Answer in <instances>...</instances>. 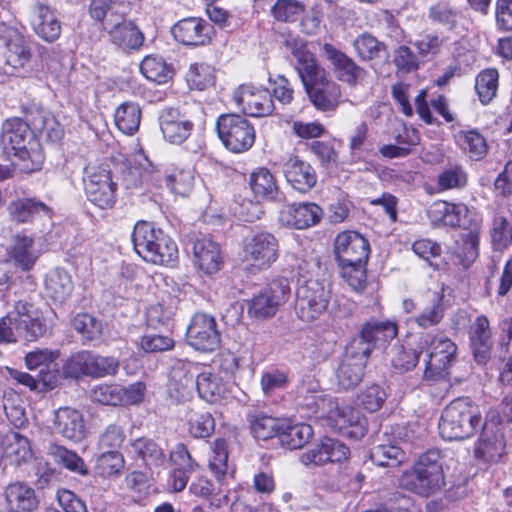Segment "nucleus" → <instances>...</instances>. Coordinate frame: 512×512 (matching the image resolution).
Listing matches in <instances>:
<instances>
[{
    "mask_svg": "<svg viewBox=\"0 0 512 512\" xmlns=\"http://www.w3.org/2000/svg\"><path fill=\"white\" fill-rule=\"evenodd\" d=\"M297 403L306 409L307 416H315L326 422L332 430L344 436L349 421L358 419V410L345 406L339 407L333 397L325 394L319 383L313 378H307L297 387Z\"/></svg>",
    "mask_w": 512,
    "mask_h": 512,
    "instance_id": "nucleus-1",
    "label": "nucleus"
},
{
    "mask_svg": "<svg viewBox=\"0 0 512 512\" xmlns=\"http://www.w3.org/2000/svg\"><path fill=\"white\" fill-rule=\"evenodd\" d=\"M0 142L7 155L22 162L23 171L34 172L41 168L45 157L30 122L17 117L7 119L2 125Z\"/></svg>",
    "mask_w": 512,
    "mask_h": 512,
    "instance_id": "nucleus-2",
    "label": "nucleus"
},
{
    "mask_svg": "<svg viewBox=\"0 0 512 512\" xmlns=\"http://www.w3.org/2000/svg\"><path fill=\"white\" fill-rule=\"evenodd\" d=\"M428 218L434 227H460L470 231L463 236L465 258L474 261L479 249V221L476 210L464 203L434 202L428 209Z\"/></svg>",
    "mask_w": 512,
    "mask_h": 512,
    "instance_id": "nucleus-3",
    "label": "nucleus"
},
{
    "mask_svg": "<svg viewBox=\"0 0 512 512\" xmlns=\"http://www.w3.org/2000/svg\"><path fill=\"white\" fill-rule=\"evenodd\" d=\"M131 238L135 252L146 262L172 266L178 260L175 241L151 222L138 221Z\"/></svg>",
    "mask_w": 512,
    "mask_h": 512,
    "instance_id": "nucleus-4",
    "label": "nucleus"
},
{
    "mask_svg": "<svg viewBox=\"0 0 512 512\" xmlns=\"http://www.w3.org/2000/svg\"><path fill=\"white\" fill-rule=\"evenodd\" d=\"M483 425L479 406L469 398H457L443 410L439 431L445 440H464L473 436Z\"/></svg>",
    "mask_w": 512,
    "mask_h": 512,
    "instance_id": "nucleus-5",
    "label": "nucleus"
},
{
    "mask_svg": "<svg viewBox=\"0 0 512 512\" xmlns=\"http://www.w3.org/2000/svg\"><path fill=\"white\" fill-rule=\"evenodd\" d=\"M445 485V476L438 450L422 454L413 467L400 478V486L419 496L428 497L440 491Z\"/></svg>",
    "mask_w": 512,
    "mask_h": 512,
    "instance_id": "nucleus-6",
    "label": "nucleus"
},
{
    "mask_svg": "<svg viewBox=\"0 0 512 512\" xmlns=\"http://www.w3.org/2000/svg\"><path fill=\"white\" fill-rule=\"evenodd\" d=\"M45 332V323L27 302H16L14 308L0 318V344H14L21 338L34 341Z\"/></svg>",
    "mask_w": 512,
    "mask_h": 512,
    "instance_id": "nucleus-7",
    "label": "nucleus"
},
{
    "mask_svg": "<svg viewBox=\"0 0 512 512\" xmlns=\"http://www.w3.org/2000/svg\"><path fill=\"white\" fill-rule=\"evenodd\" d=\"M423 356L425 363L424 379L427 381H440L447 389L449 369L456 360L457 346L445 336L428 337L424 340Z\"/></svg>",
    "mask_w": 512,
    "mask_h": 512,
    "instance_id": "nucleus-8",
    "label": "nucleus"
},
{
    "mask_svg": "<svg viewBox=\"0 0 512 512\" xmlns=\"http://www.w3.org/2000/svg\"><path fill=\"white\" fill-rule=\"evenodd\" d=\"M218 138L233 153L248 151L255 142V129L244 116L234 113L220 115L215 124Z\"/></svg>",
    "mask_w": 512,
    "mask_h": 512,
    "instance_id": "nucleus-9",
    "label": "nucleus"
},
{
    "mask_svg": "<svg viewBox=\"0 0 512 512\" xmlns=\"http://www.w3.org/2000/svg\"><path fill=\"white\" fill-rule=\"evenodd\" d=\"M242 251L243 262L253 271H260L277 260L279 243L272 233L261 231L244 238Z\"/></svg>",
    "mask_w": 512,
    "mask_h": 512,
    "instance_id": "nucleus-10",
    "label": "nucleus"
},
{
    "mask_svg": "<svg viewBox=\"0 0 512 512\" xmlns=\"http://www.w3.org/2000/svg\"><path fill=\"white\" fill-rule=\"evenodd\" d=\"M87 199L101 209L113 207L116 202L117 183L105 166H88L84 176Z\"/></svg>",
    "mask_w": 512,
    "mask_h": 512,
    "instance_id": "nucleus-11",
    "label": "nucleus"
},
{
    "mask_svg": "<svg viewBox=\"0 0 512 512\" xmlns=\"http://www.w3.org/2000/svg\"><path fill=\"white\" fill-rule=\"evenodd\" d=\"M330 291L317 280H308L296 290L295 310L305 322L318 319L328 308Z\"/></svg>",
    "mask_w": 512,
    "mask_h": 512,
    "instance_id": "nucleus-12",
    "label": "nucleus"
},
{
    "mask_svg": "<svg viewBox=\"0 0 512 512\" xmlns=\"http://www.w3.org/2000/svg\"><path fill=\"white\" fill-rule=\"evenodd\" d=\"M289 294L287 279H275L248 302V314L257 319L273 317L278 308L287 302Z\"/></svg>",
    "mask_w": 512,
    "mask_h": 512,
    "instance_id": "nucleus-13",
    "label": "nucleus"
},
{
    "mask_svg": "<svg viewBox=\"0 0 512 512\" xmlns=\"http://www.w3.org/2000/svg\"><path fill=\"white\" fill-rule=\"evenodd\" d=\"M187 343L202 352L215 351L221 342L216 319L205 313H196L187 328Z\"/></svg>",
    "mask_w": 512,
    "mask_h": 512,
    "instance_id": "nucleus-14",
    "label": "nucleus"
},
{
    "mask_svg": "<svg viewBox=\"0 0 512 512\" xmlns=\"http://www.w3.org/2000/svg\"><path fill=\"white\" fill-rule=\"evenodd\" d=\"M3 1L0 0V38L7 47L6 63L14 69L23 68L31 59V51L25 37L6 24L5 20H9L11 15Z\"/></svg>",
    "mask_w": 512,
    "mask_h": 512,
    "instance_id": "nucleus-15",
    "label": "nucleus"
},
{
    "mask_svg": "<svg viewBox=\"0 0 512 512\" xmlns=\"http://www.w3.org/2000/svg\"><path fill=\"white\" fill-rule=\"evenodd\" d=\"M369 346L355 348L348 345L345 354L336 370V379L339 388L349 390L356 387L364 376V369L369 357Z\"/></svg>",
    "mask_w": 512,
    "mask_h": 512,
    "instance_id": "nucleus-16",
    "label": "nucleus"
},
{
    "mask_svg": "<svg viewBox=\"0 0 512 512\" xmlns=\"http://www.w3.org/2000/svg\"><path fill=\"white\" fill-rule=\"evenodd\" d=\"M235 104L247 115L265 117L275 109L270 91L253 85H241L233 93Z\"/></svg>",
    "mask_w": 512,
    "mask_h": 512,
    "instance_id": "nucleus-17",
    "label": "nucleus"
},
{
    "mask_svg": "<svg viewBox=\"0 0 512 512\" xmlns=\"http://www.w3.org/2000/svg\"><path fill=\"white\" fill-rule=\"evenodd\" d=\"M334 254L338 264L367 263L370 244L356 231H343L334 240Z\"/></svg>",
    "mask_w": 512,
    "mask_h": 512,
    "instance_id": "nucleus-18",
    "label": "nucleus"
},
{
    "mask_svg": "<svg viewBox=\"0 0 512 512\" xmlns=\"http://www.w3.org/2000/svg\"><path fill=\"white\" fill-rule=\"evenodd\" d=\"M197 366L189 361L177 360L171 367L167 386L169 396L177 402L187 400L196 388Z\"/></svg>",
    "mask_w": 512,
    "mask_h": 512,
    "instance_id": "nucleus-19",
    "label": "nucleus"
},
{
    "mask_svg": "<svg viewBox=\"0 0 512 512\" xmlns=\"http://www.w3.org/2000/svg\"><path fill=\"white\" fill-rule=\"evenodd\" d=\"M159 126L164 139L172 144H182L191 135L194 124L177 108L166 107L159 113Z\"/></svg>",
    "mask_w": 512,
    "mask_h": 512,
    "instance_id": "nucleus-20",
    "label": "nucleus"
},
{
    "mask_svg": "<svg viewBox=\"0 0 512 512\" xmlns=\"http://www.w3.org/2000/svg\"><path fill=\"white\" fill-rule=\"evenodd\" d=\"M41 254L42 249L34 236L25 232L13 235L7 248L9 260L24 272L33 269Z\"/></svg>",
    "mask_w": 512,
    "mask_h": 512,
    "instance_id": "nucleus-21",
    "label": "nucleus"
},
{
    "mask_svg": "<svg viewBox=\"0 0 512 512\" xmlns=\"http://www.w3.org/2000/svg\"><path fill=\"white\" fill-rule=\"evenodd\" d=\"M348 456L349 448L344 443L326 437L302 453L300 462L305 466H323L327 463H340L347 460Z\"/></svg>",
    "mask_w": 512,
    "mask_h": 512,
    "instance_id": "nucleus-22",
    "label": "nucleus"
},
{
    "mask_svg": "<svg viewBox=\"0 0 512 512\" xmlns=\"http://www.w3.org/2000/svg\"><path fill=\"white\" fill-rule=\"evenodd\" d=\"M123 182L127 188H136L144 184L147 187H160L161 172L144 153L139 152L129 161V165L123 174Z\"/></svg>",
    "mask_w": 512,
    "mask_h": 512,
    "instance_id": "nucleus-23",
    "label": "nucleus"
},
{
    "mask_svg": "<svg viewBox=\"0 0 512 512\" xmlns=\"http://www.w3.org/2000/svg\"><path fill=\"white\" fill-rule=\"evenodd\" d=\"M506 442L500 425L484 423L475 444V456L485 462L496 463L505 454Z\"/></svg>",
    "mask_w": 512,
    "mask_h": 512,
    "instance_id": "nucleus-24",
    "label": "nucleus"
},
{
    "mask_svg": "<svg viewBox=\"0 0 512 512\" xmlns=\"http://www.w3.org/2000/svg\"><path fill=\"white\" fill-rule=\"evenodd\" d=\"M212 26L199 17H188L179 20L171 28L174 39L187 46H202L209 43Z\"/></svg>",
    "mask_w": 512,
    "mask_h": 512,
    "instance_id": "nucleus-25",
    "label": "nucleus"
},
{
    "mask_svg": "<svg viewBox=\"0 0 512 512\" xmlns=\"http://www.w3.org/2000/svg\"><path fill=\"white\" fill-rule=\"evenodd\" d=\"M398 334L397 324L393 321L385 320H371L367 322L358 338L353 339L350 345L359 347L369 346V354L375 347H382L393 340Z\"/></svg>",
    "mask_w": 512,
    "mask_h": 512,
    "instance_id": "nucleus-26",
    "label": "nucleus"
},
{
    "mask_svg": "<svg viewBox=\"0 0 512 512\" xmlns=\"http://www.w3.org/2000/svg\"><path fill=\"white\" fill-rule=\"evenodd\" d=\"M30 23L34 33L48 43L59 39L62 24L56 9L51 6L37 3L32 9Z\"/></svg>",
    "mask_w": 512,
    "mask_h": 512,
    "instance_id": "nucleus-27",
    "label": "nucleus"
},
{
    "mask_svg": "<svg viewBox=\"0 0 512 512\" xmlns=\"http://www.w3.org/2000/svg\"><path fill=\"white\" fill-rule=\"evenodd\" d=\"M323 216L322 208L311 202H300L286 205L279 215L283 225L295 229H306L318 224Z\"/></svg>",
    "mask_w": 512,
    "mask_h": 512,
    "instance_id": "nucleus-28",
    "label": "nucleus"
},
{
    "mask_svg": "<svg viewBox=\"0 0 512 512\" xmlns=\"http://www.w3.org/2000/svg\"><path fill=\"white\" fill-rule=\"evenodd\" d=\"M169 461L173 467L170 475L171 488L174 492H181L186 488L191 474L199 468V464L182 443H178L170 451Z\"/></svg>",
    "mask_w": 512,
    "mask_h": 512,
    "instance_id": "nucleus-29",
    "label": "nucleus"
},
{
    "mask_svg": "<svg viewBox=\"0 0 512 512\" xmlns=\"http://www.w3.org/2000/svg\"><path fill=\"white\" fill-rule=\"evenodd\" d=\"M7 212L16 224H28L39 217H52V209L35 197L16 198L9 202Z\"/></svg>",
    "mask_w": 512,
    "mask_h": 512,
    "instance_id": "nucleus-30",
    "label": "nucleus"
},
{
    "mask_svg": "<svg viewBox=\"0 0 512 512\" xmlns=\"http://www.w3.org/2000/svg\"><path fill=\"white\" fill-rule=\"evenodd\" d=\"M105 29L109 35V41L124 51L138 50L144 42V35L131 21L122 19L115 23L107 20Z\"/></svg>",
    "mask_w": 512,
    "mask_h": 512,
    "instance_id": "nucleus-31",
    "label": "nucleus"
},
{
    "mask_svg": "<svg viewBox=\"0 0 512 512\" xmlns=\"http://www.w3.org/2000/svg\"><path fill=\"white\" fill-rule=\"evenodd\" d=\"M193 263L205 274L218 272L223 264L220 246L210 238L196 239L193 244Z\"/></svg>",
    "mask_w": 512,
    "mask_h": 512,
    "instance_id": "nucleus-32",
    "label": "nucleus"
},
{
    "mask_svg": "<svg viewBox=\"0 0 512 512\" xmlns=\"http://www.w3.org/2000/svg\"><path fill=\"white\" fill-rule=\"evenodd\" d=\"M54 430L65 439L80 442L86 433L82 414L70 407L59 408L54 415Z\"/></svg>",
    "mask_w": 512,
    "mask_h": 512,
    "instance_id": "nucleus-33",
    "label": "nucleus"
},
{
    "mask_svg": "<svg viewBox=\"0 0 512 512\" xmlns=\"http://www.w3.org/2000/svg\"><path fill=\"white\" fill-rule=\"evenodd\" d=\"M469 338L476 362L485 364L490 359L493 346L490 324L486 316H478L471 324Z\"/></svg>",
    "mask_w": 512,
    "mask_h": 512,
    "instance_id": "nucleus-34",
    "label": "nucleus"
},
{
    "mask_svg": "<svg viewBox=\"0 0 512 512\" xmlns=\"http://www.w3.org/2000/svg\"><path fill=\"white\" fill-rule=\"evenodd\" d=\"M283 173L291 187L301 193L310 191L317 182L314 168L296 156L283 164Z\"/></svg>",
    "mask_w": 512,
    "mask_h": 512,
    "instance_id": "nucleus-35",
    "label": "nucleus"
},
{
    "mask_svg": "<svg viewBox=\"0 0 512 512\" xmlns=\"http://www.w3.org/2000/svg\"><path fill=\"white\" fill-rule=\"evenodd\" d=\"M5 499L9 512H33L39 505L35 490L23 482L9 484Z\"/></svg>",
    "mask_w": 512,
    "mask_h": 512,
    "instance_id": "nucleus-36",
    "label": "nucleus"
},
{
    "mask_svg": "<svg viewBox=\"0 0 512 512\" xmlns=\"http://www.w3.org/2000/svg\"><path fill=\"white\" fill-rule=\"evenodd\" d=\"M322 51L334 66L337 76L341 81L348 84L356 82L362 69L351 58L329 43L323 44Z\"/></svg>",
    "mask_w": 512,
    "mask_h": 512,
    "instance_id": "nucleus-37",
    "label": "nucleus"
},
{
    "mask_svg": "<svg viewBox=\"0 0 512 512\" xmlns=\"http://www.w3.org/2000/svg\"><path fill=\"white\" fill-rule=\"evenodd\" d=\"M306 92L313 105L324 112L336 109L341 96L339 85L328 78L321 84L306 89Z\"/></svg>",
    "mask_w": 512,
    "mask_h": 512,
    "instance_id": "nucleus-38",
    "label": "nucleus"
},
{
    "mask_svg": "<svg viewBox=\"0 0 512 512\" xmlns=\"http://www.w3.org/2000/svg\"><path fill=\"white\" fill-rule=\"evenodd\" d=\"M196 389L199 396L209 403L217 402L228 392L227 383L215 372L204 371L196 376Z\"/></svg>",
    "mask_w": 512,
    "mask_h": 512,
    "instance_id": "nucleus-39",
    "label": "nucleus"
},
{
    "mask_svg": "<svg viewBox=\"0 0 512 512\" xmlns=\"http://www.w3.org/2000/svg\"><path fill=\"white\" fill-rule=\"evenodd\" d=\"M281 426L279 440L282 446L291 450L302 448L313 436L312 427L306 423L283 419Z\"/></svg>",
    "mask_w": 512,
    "mask_h": 512,
    "instance_id": "nucleus-40",
    "label": "nucleus"
},
{
    "mask_svg": "<svg viewBox=\"0 0 512 512\" xmlns=\"http://www.w3.org/2000/svg\"><path fill=\"white\" fill-rule=\"evenodd\" d=\"M131 452L149 468L164 467L166 455L160 445L151 438L140 437L131 442Z\"/></svg>",
    "mask_w": 512,
    "mask_h": 512,
    "instance_id": "nucleus-41",
    "label": "nucleus"
},
{
    "mask_svg": "<svg viewBox=\"0 0 512 512\" xmlns=\"http://www.w3.org/2000/svg\"><path fill=\"white\" fill-rule=\"evenodd\" d=\"M28 121L33 128V132H39L48 141L57 142L63 136L62 126L54 115L47 110L35 109L28 115Z\"/></svg>",
    "mask_w": 512,
    "mask_h": 512,
    "instance_id": "nucleus-42",
    "label": "nucleus"
},
{
    "mask_svg": "<svg viewBox=\"0 0 512 512\" xmlns=\"http://www.w3.org/2000/svg\"><path fill=\"white\" fill-rule=\"evenodd\" d=\"M73 291V282L70 274L62 269L55 268L45 277V292L48 297L57 302L67 300Z\"/></svg>",
    "mask_w": 512,
    "mask_h": 512,
    "instance_id": "nucleus-43",
    "label": "nucleus"
},
{
    "mask_svg": "<svg viewBox=\"0 0 512 512\" xmlns=\"http://www.w3.org/2000/svg\"><path fill=\"white\" fill-rule=\"evenodd\" d=\"M295 67L305 90L313 85L321 84L327 78L325 70L317 63L311 52L298 54Z\"/></svg>",
    "mask_w": 512,
    "mask_h": 512,
    "instance_id": "nucleus-44",
    "label": "nucleus"
},
{
    "mask_svg": "<svg viewBox=\"0 0 512 512\" xmlns=\"http://www.w3.org/2000/svg\"><path fill=\"white\" fill-rule=\"evenodd\" d=\"M249 185L257 201L274 200L279 192L276 179L267 168H258L252 172Z\"/></svg>",
    "mask_w": 512,
    "mask_h": 512,
    "instance_id": "nucleus-45",
    "label": "nucleus"
},
{
    "mask_svg": "<svg viewBox=\"0 0 512 512\" xmlns=\"http://www.w3.org/2000/svg\"><path fill=\"white\" fill-rule=\"evenodd\" d=\"M47 453L56 463L62 465L67 470L82 476L88 475L89 471L84 460L75 451L69 450L57 443H50Z\"/></svg>",
    "mask_w": 512,
    "mask_h": 512,
    "instance_id": "nucleus-46",
    "label": "nucleus"
},
{
    "mask_svg": "<svg viewBox=\"0 0 512 512\" xmlns=\"http://www.w3.org/2000/svg\"><path fill=\"white\" fill-rule=\"evenodd\" d=\"M461 149L475 161L482 160L488 153V144L483 135L477 130L459 131L456 134Z\"/></svg>",
    "mask_w": 512,
    "mask_h": 512,
    "instance_id": "nucleus-47",
    "label": "nucleus"
},
{
    "mask_svg": "<svg viewBox=\"0 0 512 512\" xmlns=\"http://www.w3.org/2000/svg\"><path fill=\"white\" fill-rule=\"evenodd\" d=\"M140 121L141 109L137 103L124 102L115 111V124L126 135L137 132Z\"/></svg>",
    "mask_w": 512,
    "mask_h": 512,
    "instance_id": "nucleus-48",
    "label": "nucleus"
},
{
    "mask_svg": "<svg viewBox=\"0 0 512 512\" xmlns=\"http://www.w3.org/2000/svg\"><path fill=\"white\" fill-rule=\"evenodd\" d=\"M3 412L15 428H23L28 422L24 401L12 390L3 394Z\"/></svg>",
    "mask_w": 512,
    "mask_h": 512,
    "instance_id": "nucleus-49",
    "label": "nucleus"
},
{
    "mask_svg": "<svg viewBox=\"0 0 512 512\" xmlns=\"http://www.w3.org/2000/svg\"><path fill=\"white\" fill-rule=\"evenodd\" d=\"M195 173L193 169H175L170 175L161 174V185H165L175 195L187 196L193 190Z\"/></svg>",
    "mask_w": 512,
    "mask_h": 512,
    "instance_id": "nucleus-50",
    "label": "nucleus"
},
{
    "mask_svg": "<svg viewBox=\"0 0 512 512\" xmlns=\"http://www.w3.org/2000/svg\"><path fill=\"white\" fill-rule=\"evenodd\" d=\"M208 467L216 480L222 483L228 471V445L225 439H216L212 444Z\"/></svg>",
    "mask_w": 512,
    "mask_h": 512,
    "instance_id": "nucleus-51",
    "label": "nucleus"
},
{
    "mask_svg": "<svg viewBox=\"0 0 512 512\" xmlns=\"http://www.w3.org/2000/svg\"><path fill=\"white\" fill-rule=\"evenodd\" d=\"M370 458L377 466L396 467L405 461V451L396 444H381L372 448Z\"/></svg>",
    "mask_w": 512,
    "mask_h": 512,
    "instance_id": "nucleus-52",
    "label": "nucleus"
},
{
    "mask_svg": "<svg viewBox=\"0 0 512 512\" xmlns=\"http://www.w3.org/2000/svg\"><path fill=\"white\" fill-rule=\"evenodd\" d=\"M283 419L263 414L253 415L249 419L250 430L259 440H267L275 436L279 437Z\"/></svg>",
    "mask_w": 512,
    "mask_h": 512,
    "instance_id": "nucleus-53",
    "label": "nucleus"
},
{
    "mask_svg": "<svg viewBox=\"0 0 512 512\" xmlns=\"http://www.w3.org/2000/svg\"><path fill=\"white\" fill-rule=\"evenodd\" d=\"M92 352L81 350L68 357L63 365V372L71 378L91 377Z\"/></svg>",
    "mask_w": 512,
    "mask_h": 512,
    "instance_id": "nucleus-54",
    "label": "nucleus"
},
{
    "mask_svg": "<svg viewBox=\"0 0 512 512\" xmlns=\"http://www.w3.org/2000/svg\"><path fill=\"white\" fill-rule=\"evenodd\" d=\"M499 73L497 69L488 68L481 71L475 80V89L482 104H488L496 96Z\"/></svg>",
    "mask_w": 512,
    "mask_h": 512,
    "instance_id": "nucleus-55",
    "label": "nucleus"
},
{
    "mask_svg": "<svg viewBox=\"0 0 512 512\" xmlns=\"http://www.w3.org/2000/svg\"><path fill=\"white\" fill-rule=\"evenodd\" d=\"M443 317V296L435 293L430 304L424 307L413 319L419 327L427 329L438 325L442 321Z\"/></svg>",
    "mask_w": 512,
    "mask_h": 512,
    "instance_id": "nucleus-56",
    "label": "nucleus"
},
{
    "mask_svg": "<svg viewBox=\"0 0 512 512\" xmlns=\"http://www.w3.org/2000/svg\"><path fill=\"white\" fill-rule=\"evenodd\" d=\"M73 329L81 336L83 341H93L102 334V323L93 315L79 313L71 320Z\"/></svg>",
    "mask_w": 512,
    "mask_h": 512,
    "instance_id": "nucleus-57",
    "label": "nucleus"
},
{
    "mask_svg": "<svg viewBox=\"0 0 512 512\" xmlns=\"http://www.w3.org/2000/svg\"><path fill=\"white\" fill-rule=\"evenodd\" d=\"M186 81L192 89L205 90L214 84V68L207 63H193L186 74Z\"/></svg>",
    "mask_w": 512,
    "mask_h": 512,
    "instance_id": "nucleus-58",
    "label": "nucleus"
},
{
    "mask_svg": "<svg viewBox=\"0 0 512 512\" xmlns=\"http://www.w3.org/2000/svg\"><path fill=\"white\" fill-rule=\"evenodd\" d=\"M124 457L117 450L103 452L96 460L95 471L104 478L120 474L124 468Z\"/></svg>",
    "mask_w": 512,
    "mask_h": 512,
    "instance_id": "nucleus-59",
    "label": "nucleus"
},
{
    "mask_svg": "<svg viewBox=\"0 0 512 512\" xmlns=\"http://www.w3.org/2000/svg\"><path fill=\"white\" fill-rule=\"evenodd\" d=\"M215 429L212 415L206 411L191 410L188 415V431L194 438L209 437Z\"/></svg>",
    "mask_w": 512,
    "mask_h": 512,
    "instance_id": "nucleus-60",
    "label": "nucleus"
},
{
    "mask_svg": "<svg viewBox=\"0 0 512 512\" xmlns=\"http://www.w3.org/2000/svg\"><path fill=\"white\" fill-rule=\"evenodd\" d=\"M343 280L355 292H362L367 285V263L338 264Z\"/></svg>",
    "mask_w": 512,
    "mask_h": 512,
    "instance_id": "nucleus-61",
    "label": "nucleus"
},
{
    "mask_svg": "<svg viewBox=\"0 0 512 512\" xmlns=\"http://www.w3.org/2000/svg\"><path fill=\"white\" fill-rule=\"evenodd\" d=\"M140 71L145 78L156 83H165L170 78L166 63L158 57L146 56L140 64Z\"/></svg>",
    "mask_w": 512,
    "mask_h": 512,
    "instance_id": "nucleus-62",
    "label": "nucleus"
},
{
    "mask_svg": "<svg viewBox=\"0 0 512 512\" xmlns=\"http://www.w3.org/2000/svg\"><path fill=\"white\" fill-rule=\"evenodd\" d=\"M304 11V5L297 0H277L271 7V14L281 22H294Z\"/></svg>",
    "mask_w": 512,
    "mask_h": 512,
    "instance_id": "nucleus-63",
    "label": "nucleus"
},
{
    "mask_svg": "<svg viewBox=\"0 0 512 512\" xmlns=\"http://www.w3.org/2000/svg\"><path fill=\"white\" fill-rule=\"evenodd\" d=\"M467 174L464 169L459 166H451L445 170H443L438 175V187L441 191L451 190V189H461L467 184Z\"/></svg>",
    "mask_w": 512,
    "mask_h": 512,
    "instance_id": "nucleus-64",
    "label": "nucleus"
}]
</instances>
